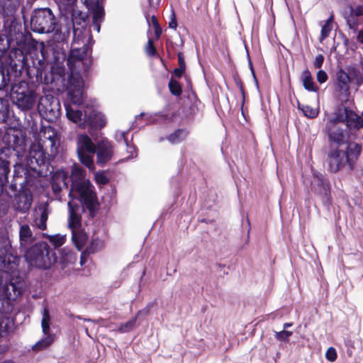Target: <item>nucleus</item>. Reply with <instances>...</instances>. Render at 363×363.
<instances>
[{"label":"nucleus","mask_w":363,"mask_h":363,"mask_svg":"<svg viewBox=\"0 0 363 363\" xmlns=\"http://www.w3.org/2000/svg\"><path fill=\"white\" fill-rule=\"evenodd\" d=\"M76 44L79 45V38H74L72 49L67 59V65L70 70L66 87L68 99L73 105L79 106L84 101V80L80 74L82 71H86L88 60L85 59L87 47L83 43L82 48H74Z\"/></svg>","instance_id":"obj_1"},{"label":"nucleus","mask_w":363,"mask_h":363,"mask_svg":"<svg viewBox=\"0 0 363 363\" xmlns=\"http://www.w3.org/2000/svg\"><path fill=\"white\" fill-rule=\"evenodd\" d=\"M61 134L51 126L43 127L39 133V140L30 145L29 158L26 164L29 169L37 171L48 160L54 159L61 151Z\"/></svg>","instance_id":"obj_2"},{"label":"nucleus","mask_w":363,"mask_h":363,"mask_svg":"<svg viewBox=\"0 0 363 363\" xmlns=\"http://www.w3.org/2000/svg\"><path fill=\"white\" fill-rule=\"evenodd\" d=\"M84 177L83 169L74 165L71 173L72 188L69 196L77 199L89 211L90 215L94 216L97 208L96 194L94 186L89 180H83Z\"/></svg>","instance_id":"obj_3"},{"label":"nucleus","mask_w":363,"mask_h":363,"mask_svg":"<svg viewBox=\"0 0 363 363\" xmlns=\"http://www.w3.org/2000/svg\"><path fill=\"white\" fill-rule=\"evenodd\" d=\"M67 118L77 124L79 128L91 130L103 128L106 124V118L104 113L86 106L83 109H79L65 104Z\"/></svg>","instance_id":"obj_4"},{"label":"nucleus","mask_w":363,"mask_h":363,"mask_svg":"<svg viewBox=\"0 0 363 363\" xmlns=\"http://www.w3.org/2000/svg\"><path fill=\"white\" fill-rule=\"evenodd\" d=\"M25 258L30 266L40 269L49 268L55 262L45 243H38L29 248L26 252Z\"/></svg>","instance_id":"obj_5"},{"label":"nucleus","mask_w":363,"mask_h":363,"mask_svg":"<svg viewBox=\"0 0 363 363\" xmlns=\"http://www.w3.org/2000/svg\"><path fill=\"white\" fill-rule=\"evenodd\" d=\"M11 99L19 108L27 111L33 107L37 96L35 92L30 89L28 83L21 81L12 86Z\"/></svg>","instance_id":"obj_6"},{"label":"nucleus","mask_w":363,"mask_h":363,"mask_svg":"<svg viewBox=\"0 0 363 363\" xmlns=\"http://www.w3.org/2000/svg\"><path fill=\"white\" fill-rule=\"evenodd\" d=\"M56 26V18L48 8L35 9L30 19L31 29L36 33H50Z\"/></svg>","instance_id":"obj_7"},{"label":"nucleus","mask_w":363,"mask_h":363,"mask_svg":"<svg viewBox=\"0 0 363 363\" xmlns=\"http://www.w3.org/2000/svg\"><path fill=\"white\" fill-rule=\"evenodd\" d=\"M96 145L86 134H80L77 138V152L81 162L90 169H94V154Z\"/></svg>","instance_id":"obj_8"},{"label":"nucleus","mask_w":363,"mask_h":363,"mask_svg":"<svg viewBox=\"0 0 363 363\" xmlns=\"http://www.w3.org/2000/svg\"><path fill=\"white\" fill-rule=\"evenodd\" d=\"M11 146L16 152L18 162L14 165V173H19V169L26 172L29 167L26 164V159L29 158V153L25 150L26 137L21 132H16L10 136Z\"/></svg>","instance_id":"obj_9"},{"label":"nucleus","mask_w":363,"mask_h":363,"mask_svg":"<svg viewBox=\"0 0 363 363\" xmlns=\"http://www.w3.org/2000/svg\"><path fill=\"white\" fill-rule=\"evenodd\" d=\"M38 110L45 120L55 121L60 114V104L52 95L46 94L39 99Z\"/></svg>","instance_id":"obj_10"},{"label":"nucleus","mask_w":363,"mask_h":363,"mask_svg":"<svg viewBox=\"0 0 363 363\" xmlns=\"http://www.w3.org/2000/svg\"><path fill=\"white\" fill-rule=\"evenodd\" d=\"M19 257L11 246L6 243L0 249V271L11 272L18 264Z\"/></svg>","instance_id":"obj_11"},{"label":"nucleus","mask_w":363,"mask_h":363,"mask_svg":"<svg viewBox=\"0 0 363 363\" xmlns=\"http://www.w3.org/2000/svg\"><path fill=\"white\" fill-rule=\"evenodd\" d=\"M50 315L48 308H45L43 313L41 326L45 335L33 347L34 350H40L50 346L55 340V335L50 333Z\"/></svg>","instance_id":"obj_12"},{"label":"nucleus","mask_w":363,"mask_h":363,"mask_svg":"<svg viewBox=\"0 0 363 363\" xmlns=\"http://www.w3.org/2000/svg\"><path fill=\"white\" fill-rule=\"evenodd\" d=\"M96 160L97 163L103 165L111 160L113 155V146L107 139H102L96 144Z\"/></svg>","instance_id":"obj_13"},{"label":"nucleus","mask_w":363,"mask_h":363,"mask_svg":"<svg viewBox=\"0 0 363 363\" xmlns=\"http://www.w3.org/2000/svg\"><path fill=\"white\" fill-rule=\"evenodd\" d=\"M69 218L68 227L72 232L81 229V213L83 206L76 203L74 199L68 202Z\"/></svg>","instance_id":"obj_14"},{"label":"nucleus","mask_w":363,"mask_h":363,"mask_svg":"<svg viewBox=\"0 0 363 363\" xmlns=\"http://www.w3.org/2000/svg\"><path fill=\"white\" fill-rule=\"evenodd\" d=\"M50 211L47 203H40L33 210V219L34 225L44 230L47 228V220Z\"/></svg>","instance_id":"obj_15"},{"label":"nucleus","mask_w":363,"mask_h":363,"mask_svg":"<svg viewBox=\"0 0 363 363\" xmlns=\"http://www.w3.org/2000/svg\"><path fill=\"white\" fill-rule=\"evenodd\" d=\"M347 162L348 157L345 152L335 150L330 153L328 160L329 169L332 172H336Z\"/></svg>","instance_id":"obj_16"},{"label":"nucleus","mask_w":363,"mask_h":363,"mask_svg":"<svg viewBox=\"0 0 363 363\" xmlns=\"http://www.w3.org/2000/svg\"><path fill=\"white\" fill-rule=\"evenodd\" d=\"M329 140L337 144H342L348 138V133L345 130L341 128L339 124L327 123L325 126Z\"/></svg>","instance_id":"obj_17"},{"label":"nucleus","mask_w":363,"mask_h":363,"mask_svg":"<svg viewBox=\"0 0 363 363\" xmlns=\"http://www.w3.org/2000/svg\"><path fill=\"white\" fill-rule=\"evenodd\" d=\"M33 202V196L28 190H23L15 196L13 206L16 210L25 213L28 211Z\"/></svg>","instance_id":"obj_18"},{"label":"nucleus","mask_w":363,"mask_h":363,"mask_svg":"<svg viewBox=\"0 0 363 363\" xmlns=\"http://www.w3.org/2000/svg\"><path fill=\"white\" fill-rule=\"evenodd\" d=\"M11 152L10 147H5L0 150V195L3 191V185L7 180L8 174L10 172L9 162L6 156Z\"/></svg>","instance_id":"obj_19"},{"label":"nucleus","mask_w":363,"mask_h":363,"mask_svg":"<svg viewBox=\"0 0 363 363\" xmlns=\"http://www.w3.org/2000/svg\"><path fill=\"white\" fill-rule=\"evenodd\" d=\"M71 28V24L67 23L66 25H60L59 28H57L50 40L48 41V44L54 48V44L57 43H63L67 41V38L69 36Z\"/></svg>","instance_id":"obj_20"},{"label":"nucleus","mask_w":363,"mask_h":363,"mask_svg":"<svg viewBox=\"0 0 363 363\" xmlns=\"http://www.w3.org/2000/svg\"><path fill=\"white\" fill-rule=\"evenodd\" d=\"M52 188L55 194L63 188H67V174L65 171L60 170L55 173L52 178Z\"/></svg>","instance_id":"obj_21"},{"label":"nucleus","mask_w":363,"mask_h":363,"mask_svg":"<svg viewBox=\"0 0 363 363\" xmlns=\"http://www.w3.org/2000/svg\"><path fill=\"white\" fill-rule=\"evenodd\" d=\"M351 111L352 110L345 106H339L335 109L334 113L328 118L327 123L333 125V123L339 124L344 121L347 122L349 117V112H351Z\"/></svg>","instance_id":"obj_22"},{"label":"nucleus","mask_w":363,"mask_h":363,"mask_svg":"<svg viewBox=\"0 0 363 363\" xmlns=\"http://www.w3.org/2000/svg\"><path fill=\"white\" fill-rule=\"evenodd\" d=\"M20 245L21 247H27L34 241V237L30 226L27 224L21 225L19 229Z\"/></svg>","instance_id":"obj_23"},{"label":"nucleus","mask_w":363,"mask_h":363,"mask_svg":"<svg viewBox=\"0 0 363 363\" xmlns=\"http://www.w3.org/2000/svg\"><path fill=\"white\" fill-rule=\"evenodd\" d=\"M312 185L314 189L319 191L320 194H327L329 190L328 182L324 178L323 175L318 172L313 173Z\"/></svg>","instance_id":"obj_24"},{"label":"nucleus","mask_w":363,"mask_h":363,"mask_svg":"<svg viewBox=\"0 0 363 363\" xmlns=\"http://www.w3.org/2000/svg\"><path fill=\"white\" fill-rule=\"evenodd\" d=\"M76 260L77 255L72 250L67 247H64L61 250L59 262L63 268L75 263Z\"/></svg>","instance_id":"obj_25"},{"label":"nucleus","mask_w":363,"mask_h":363,"mask_svg":"<svg viewBox=\"0 0 363 363\" xmlns=\"http://www.w3.org/2000/svg\"><path fill=\"white\" fill-rule=\"evenodd\" d=\"M346 125L350 130H359L363 128V118L361 116L351 111V112H349V117Z\"/></svg>","instance_id":"obj_26"},{"label":"nucleus","mask_w":363,"mask_h":363,"mask_svg":"<svg viewBox=\"0 0 363 363\" xmlns=\"http://www.w3.org/2000/svg\"><path fill=\"white\" fill-rule=\"evenodd\" d=\"M72 240L78 250H82L87 240L86 234L82 230H77L73 232Z\"/></svg>","instance_id":"obj_27"},{"label":"nucleus","mask_w":363,"mask_h":363,"mask_svg":"<svg viewBox=\"0 0 363 363\" xmlns=\"http://www.w3.org/2000/svg\"><path fill=\"white\" fill-rule=\"evenodd\" d=\"M302 81L304 88L309 91H315L317 88L313 82L311 74L308 69H306L302 73Z\"/></svg>","instance_id":"obj_28"},{"label":"nucleus","mask_w":363,"mask_h":363,"mask_svg":"<svg viewBox=\"0 0 363 363\" xmlns=\"http://www.w3.org/2000/svg\"><path fill=\"white\" fill-rule=\"evenodd\" d=\"M9 80L8 68L0 59V90L8 84Z\"/></svg>","instance_id":"obj_29"},{"label":"nucleus","mask_w":363,"mask_h":363,"mask_svg":"<svg viewBox=\"0 0 363 363\" xmlns=\"http://www.w3.org/2000/svg\"><path fill=\"white\" fill-rule=\"evenodd\" d=\"M337 79L340 86L342 89H347L349 84L351 82V77L349 74L344 70H340L337 72Z\"/></svg>","instance_id":"obj_30"},{"label":"nucleus","mask_w":363,"mask_h":363,"mask_svg":"<svg viewBox=\"0 0 363 363\" xmlns=\"http://www.w3.org/2000/svg\"><path fill=\"white\" fill-rule=\"evenodd\" d=\"M333 18V16H330L327 21L323 25L321 33H320V41H323L326 38H328L332 30Z\"/></svg>","instance_id":"obj_31"},{"label":"nucleus","mask_w":363,"mask_h":363,"mask_svg":"<svg viewBox=\"0 0 363 363\" xmlns=\"http://www.w3.org/2000/svg\"><path fill=\"white\" fill-rule=\"evenodd\" d=\"M187 133L184 130H177L168 136V140L172 144H177L182 141L186 136Z\"/></svg>","instance_id":"obj_32"},{"label":"nucleus","mask_w":363,"mask_h":363,"mask_svg":"<svg viewBox=\"0 0 363 363\" xmlns=\"http://www.w3.org/2000/svg\"><path fill=\"white\" fill-rule=\"evenodd\" d=\"M361 152V146L357 143H351L348 145L347 148V152H345L348 157V160L350 157L357 158Z\"/></svg>","instance_id":"obj_33"},{"label":"nucleus","mask_w":363,"mask_h":363,"mask_svg":"<svg viewBox=\"0 0 363 363\" xmlns=\"http://www.w3.org/2000/svg\"><path fill=\"white\" fill-rule=\"evenodd\" d=\"M298 108L302 111V113L308 118H315L318 114V111L316 108H313L308 105H303L298 104Z\"/></svg>","instance_id":"obj_34"},{"label":"nucleus","mask_w":363,"mask_h":363,"mask_svg":"<svg viewBox=\"0 0 363 363\" xmlns=\"http://www.w3.org/2000/svg\"><path fill=\"white\" fill-rule=\"evenodd\" d=\"M48 240L55 247H59L65 242L66 236L60 234L49 235Z\"/></svg>","instance_id":"obj_35"},{"label":"nucleus","mask_w":363,"mask_h":363,"mask_svg":"<svg viewBox=\"0 0 363 363\" xmlns=\"http://www.w3.org/2000/svg\"><path fill=\"white\" fill-rule=\"evenodd\" d=\"M51 72L55 75H58L62 77L65 74V68L63 62H60L57 60L55 61L51 67Z\"/></svg>","instance_id":"obj_36"},{"label":"nucleus","mask_w":363,"mask_h":363,"mask_svg":"<svg viewBox=\"0 0 363 363\" xmlns=\"http://www.w3.org/2000/svg\"><path fill=\"white\" fill-rule=\"evenodd\" d=\"M92 11L93 21L101 22L104 15V8L99 3H97L93 6Z\"/></svg>","instance_id":"obj_37"},{"label":"nucleus","mask_w":363,"mask_h":363,"mask_svg":"<svg viewBox=\"0 0 363 363\" xmlns=\"http://www.w3.org/2000/svg\"><path fill=\"white\" fill-rule=\"evenodd\" d=\"M104 246V242L101 239L99 238H93L91 241L90 245L87 248V250L89 252H94L102 249Z\"/></svg>","instance_id":"obj_38"},{"label":"nucleus","mask_w":363,"mask_h":363,"mask_svg":"<svg viewBox=\"0 0 363 363\" xmlns=\"http://www.w3.org/2000/svg\"><path fill=\"white\" fill-rule=\"evenodd\" d=\"M169 88L171 93L175 96H179L182 93V88L180 84L174 79H171L169 81Z\"/></svg>","instance_id":"obj_39"},{"label":"nucleus","mask_w":363,"mask_h":363,"mask_svg":"<svg viewBox=\"0 0 363 363\" xmlns=\"http://www.w3.org/2000/svg\"><path fill=\"white\" fill-rule=\"evenodd\" d=\"M136 323V318H133L128 322L122 324L120 328H118V330L121 333H127L131 330L135 325Z\"/></svg>","instance_id":"obj_40"},{"label":"nucleus","mask_w":363,"mask_h":363,"mask_svg":"<svg viewBox=\"0 0 363 363\" xmlns=\"http://www.w3.org/2000/svg\"><path fill=\"white\" fill-rule=\"evenodd\" d=\"M9 40L6 35H0V55L9 48Z\"/></svg>","instance_id":"obj_41"},{"label":"nucleus","mask_w":363,"mask_h":363,"mask_svg":"<svg viewBox=\"0 0 363 363\" xmlns=\"http://www.w3.org/2000/svg\"><path fill=\"white\" fill-rule=\"evenodd\" d=\"M292 335V332L283 330L280 332H275V337L277 340L280 341H286L289 337Z\"/></svg>","instance_id":"obj_42"},{"label":"nucleus","mask_w":363,"mask_h":363,"mask_svg":"<svg viewBox=\"0 0 363 363\" xmlns=\"http://www.w3.org/2000/svg\"><path fill=\"white\" fill-rule=\"evenodd\" d=\"M325 357L330 362H334L337 358V352L334 347H329L325 352Z\"/></svg>","instance_id":"obj_43"},{"label":"nucleus","mask_w":363,"mask_h":363,"mask_svg":"<svg viewBox=\"0 0 363 363\" xmlns=\"http://www.w3.org/2000/svg\"><path fill=\"white\" fill-rule=\"evenodd\" d=\"M96 182L99 184H105L108 182L107 177L103 173L96 172L95 174Z\"/></svg>","instance_id":"obj_44"},{"label":"nucleus","mask_w":363,"mask_h":363,"mask_svg":"<svg viewBox=\"0 0 363 363\" xmlns=\"http://www.w3.org/2000/svg\"><path fill=\"white\" fill-rule=\"evenodd\" d=\"M146 52L147 55H150V56H153L155 55V48L153 45V43L151 40H148V43H147V45L146 46Z\"/></svg>","instance_id":"obj_45"},{"label":"nucleus","mask_w":363,"mask_h":363,"mask_svg":"<svg viewBox=\"0 0 363 363\" xmlns=\"http://www.w3.org/2000/svg\"><path fill=\"white\" fill-rule=\"evenodd\" d=\"M65 9H69L72 7L77 0H57Z\"/></svg>","instance_id":"obj_46"},{"label":"nucleus","mask_w":363,"mask_h":363,"mask_svg":"<svg viewBox=\"0 0 363 363\" xmlns=\"http://www.w3.org/2000/svg\"><path fill=\"white\" fill-rule=\"evenodd\" d=\"M115 138L118 143L122 141H123L125 144H127L128 143L127 139L125 138V133L123 131H117L116 133Z\"/></svg>","instance_id":"obj_47"},{"label":"nucleus","mask_w":363,"mask_h":363,"mask_svg":"<svg viewBox=\"0 0 363 363\" xmlns=\"http://www.w3.org/2000/svg\"><path fill=\"white\" fill-rule=\"evenodd\" d=\"M328 79V75L326 74V72L323 70H320L317 73V80L320 82V83H324L327 81Z\"/></svg>","instance_id":"obj_48"},{"label":"nucleus","mask_w":363,"mask_h":363,"mask_svg":"<svg viewBox=\"0 0 363 363\" xmlns=\"http://www.w3.org/2000/svg\"><path fill=\"white\" fill-rule=\"evenodd\" d=\"M351 11L356 16H363V4L357 6L354 9L352 8Z\"/></svg>","instance_id":"obj_49"},{"label":"nucleus","mask_w":363,"mask_h":363,"mask_svg":"<svg viewBox=\"0 0 363 363\" xmlns=\"http://www.w3.org/2000/svg\"><path fill=\"white\" fill-rule=\"evenodd\" d=\"M323 61L324 57L322 55H317L313 62L315 67L320 68L323 65Z\"/></svg>","instance_id":"obj_50"},{"label":"nucleus","mask_w":363,"mask_h":363,"mask_svg":"<svg viewBox=\"0 0 363 363\" xmlns=\"http://www.w3.org/2000/svg\"><path fill=\"white\" fill-rule=\"evenodd\" d=\"M125 145L127 147L128 152L130 154V155L128 156L127 159L135 157L137 155L135 151V147L130 145L128 143L125 144Z\"/></svg>","instance_id":"obj_51"},{"label":"nucleus","mask_w":363,"mask_h":363,"mask_svg":"<svg viewBox=\"0 0 363 363\" xmlns=\"http://www.w3.org/2000/svg\"><path fill=\"white\" fill-rule=\"evenodd\" d=\"M177 26V23L175 14H174V12H172V18H171V21L169 23V27L171 28L176 29Z\"/></svg>","instance_id":"obj_52"},{"label":"nucleus","mask_w":363,"mask_h":363,"mask_svg":"<svg viewBox=\"0 0 363 363\" xmlns=\"http://www.w3.org/2000/svg\"><path fill=\"white\" fill-rule=\"evenodd\" d=\"M184 70H185V67H180V66H179L178 68H176L174 69V74L177 77H181L182 75L183 74V73L184 72Z\"/></svg>","instance_id":"obj_53"},{"label":"nucleus","mask_w":363,"mask_h":363,"mask_svg":"<svg viewBox=\"0 0 363 363\" xmlns=\"http://www.w3.org/2000/svg\"><path fill=\"white\" fill-rule=\"evenodd\" d=\"M100 23L101 21H93L92 27L94 30H96L97 33L100 31Z\"/></svg>","instance_id":"obj_54"},{"label":"nucleus","mask_w":363,"mask_h":363,"mask_svg":"<svg viewBox=\"0 0 363 363\" xmlns=\"http://www.w3.org/2000/svg\"><path fill=\"white\" fill-rule=\"evenodd\" d=\"M347 24L350 29H356L357 24L354 20L347 19Z\"/></svg>","instance_id":"obj_55"},{"label":"nucleus","mask_w":363,"mask_h":363,"mask_svg":"<svg viewBox=\"0 0 363 363\" xmlns=\"http://www.w3.org/2000/svg\"><path fill=\"white\" fill-rule=\"evenodd\" d=\"M152 23L154 26V28L155 30H160V26H159V23L157 22V18L155 17V16H152Z\"/></svg>","instance_id":"obj_56"},{"label":"nucleus","mask_w":363,"mask_h":363,"mask_svg":"<svg viewBox=\"0 0 363 363\" xmlns=\"http://www.w3.org/2000/svg\"><path fill=\"white\" fill-rule=\"evenodd\" d=\"M178 59H179V66L180 67H185L184 60L182 57V55L181 53L178 54Z\"/></svg>","instance_id":"obj_57"},{"label":"nucleus","mask_w":363,"mask_h":363,"mask_svg":"<svg viewBox=\"0 0 363 363\" xmlns=\"http://www.w3.org/2000/svg\"><path fill=\"white\" fill-rule=\"evenodd\" d=\"M160 0H149V3L151 6H157L159 5Z\"/></svg>","instance_id":"obj_58"},{"label":"nucleus","mask_w":363,"mask_h":363,"mask_svg":"<svg viewBox=\"0 0 363 363\" xmlns=\"http://www.w3.org/2000/svg\"><path fill=\"white\" fill-rule=\"evenodd\" d=\"M357 40L360 43H363V31L362 30L359 32V33L357 35Z\"/></svg>","instance_id":"obj_59"},{"label":"nucleus","mask_w":363,"mask_h":363,"mask_svg":"<svg viewBox=\"0 0 363 363\" xmlns=\"http://www.w3.org/2000/svg\"><path fill=\"white\" fill-rule=\"evenodd\" d=\"M86 255L85 253H82L81 259H80V264L83 265V264L85 262Z\"/></svg>","instance_id":"obj_60"},{"label":"nucleus","mask_w":363,"mask_h":363,"mask_svg":"<svg viewBox=\"0 0 363 363\" xmlns=\"http://www.w3.org/2000/svg\"><path fill=\"white\" fill-rule=\"evenodd\" d=\"M291 325H292V324L289 323H284V330H285L286 328H287L289 327H291Z\"/></svg>","instance_id":"obj_61"},{"label":"nucleus","mask_w":363,"mask_h":363,"mask_svg":"<svg viewBox=\"0 0 363 363\" xmlns=\"http://www.w3.org/2000/svg\"><path fill=\"white\" fill-rule=\"evenodd\" d=\"M162 30H161V28H160V30H155V33L157 36H159L161 33Z\"/></svg>","instance_id":"obj_62"},{"label":"nucleus","mask_w":363,"mask_h":363,"mask_svg":"<svg viewBox=\"0 0 363 363\" xmlns=\"http://www.w3.org/2000/svg\"><path fill=\"white\" fill-rule=\"evenodd\" d=\"M355 72V69H351L350 70V74H352V72Z\"/></svg>","instance_id":"obj_63"}]
</instances>
